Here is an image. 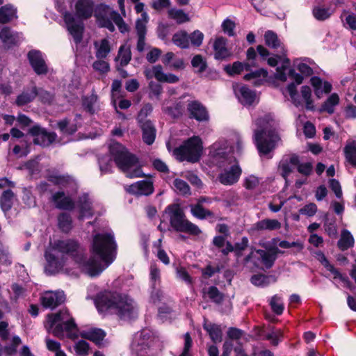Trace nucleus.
<instances>
[{"mask_svg": "<svg viewBox=\"0 0 356 356\" xmlns=\"http://www.w3.org/2000/svg\"><path fill=\"white\" fill-rule=\"evenodd\" d=\"M270 305L273 311L277 315L281 314L284 310L283 302L280 298L275 296L272 298Z\"/></svg>", "mask_w": 356, "mask_h": 356, "instance_id": "obj_58", "label": "nucleus"}, {"mask_svg": "<svg viewBox=\"0 0 356 356\" xmlns=\"http://www.w3.org/2000/svg\"><path fill=\"white\" fill-rule=\"evenodd\" d=\"M16 10L10 6L6 5L0 8V24H6L15 17Z\"/></svg>", "mask_w": 356, "mask_h": 356, "instance_id": "obj_41", "label": "nucleus"}, {"mask_svg": "<svg viewBox=\"0 0 356 356\" xmlns=\"http://www.w3.org/2000/svg\"><path fill=\"white\" fill-rule=\"evenodd\" d=\"M124 188L128 193L135 195H149L154 192L153 182L150 180L139 181Z\"/></svg>", "mask_w": 356, "mask_h": 356, "instance_id": "obj_16", "label": "nucleus"}, {"mask_svg": "<svg viewBox=\"0 0 356 356\" xmlns=\"http://www.w3.org/2000/svg\"><path fill=\"white\" fill-rule=\"evenodd\" d=\"M191 211L192 214L200 219H204L207 217L211 216L212 213L207 209H204L200 204L191 206Z\"/></svg>", "mask_w": 356, "mask_h": 356, "instance_id": "obj_51", "label": "nucleus"}, {"mask_svg": "<svg viewBox=\"0 0 356 356\" xmlns=\"http://www.w3.org/2000/svg\"><path fill=\"white\" fill-rule=\"evenodd\" d=\"M14 200V193L10 190H6L3 193L0 199V204L4 213L10 209Z\"/></svg>", "mask_w": 356, "mask_h": 356, "instance_id": "obj_40", "label": "nucleus"}, {"mask_svg": "<svg viewBox=\"0 0 356 356\" xmlns=\"http://www.w3.org/2000/svg\"><path fill=\"white\" fill-rule=\"evenodd\" d=\"M64 21L67 25V30L74 38V42L78 44L82 40L83 25L82 23H76L74 16L69 13H65L63 16Z\"/></svg>", "mask_w": 356, "mask_h": 356, "instance_id": "obj_15", "label": "nucleus"}, {"mask_svg": "<svg viewBox=\"0 0 356 356\" xmlns=\"http://www.w3.org/2000/svg\"><path fill=\"white\" fill-rule=\"evenodd\" d=\"M93 69L101 74H106L110 70V65L108 62L103 59H98L92 64Z\"/></svg>", "mask_w": 356, "mask_h": 356, "instance_id": "obj_55", "label": "nucleus"}, {"mask_svg": "<svg viewBox=\"0 0 356 356\" xmlns=\"http://www.w3.org/2000/svg\"><path fill=\"white\" fill-rule=\"evenodd\" d=\"M149 279L152 286L154 289H156V286L159 285L161 282V273L155 264H152L150 266Z\"/></svg>", "mask_w": 356, "mask_h": 356, "instance_id": "obj_50", "label": "nucleus"}, {"mask_svg": "<svg viewBox=\"0 0 356 356\" xmlns=\"http://www.w3.org/2000/svg\"><path fill=\"white\" fill-rule=\"evenodd\" d=\"M97 96H95L94 94L84 97L83 99V105L88 112L93 113L95 111L94 108L95 103L97 102Z\"/></svg>", "mask_w": 356, "mask_h": 356, "instance_id": "obj_61", "label": "nucleus"}, {"mask_svg": "<svg viewBox=\"0 0 356 356\" xmlns=\"http://www.w3.org/2000/svg\"><path fill=\"white\" fill-rule=\"evenodd\" d=\"M284 97L296 106L305 105L307 109H312L311 90H282Z\"/></svg>", "mask_w": 356, "mask_h": 356, "instance_id": "obj_11", "label": "nucleus"}, {"mask_svg": "<svg viewBox=\"0 0 356 356\" xmlns=\"http://www.w3.org/2000/svg\"><path fill=\"white\" fill-rule=\"evenodd\" d=\"M22 343L19 337H14L12 340V343L10 346L5 347H0V355H13L17 352V346Z\"/></svg>", "mask_w": 356, "mask_h": 356, "instance_id": "obj_48", "label": "nucleus"}, {"mask_svg": "<svg viewBox=\"0 0 356 356\" xmlns=\"http://www.w3.org/2000/svg\"><path fill=\"white\" fill-rule=\"evenodd\" d=\"M234 94L243 106H251L259 102V95L255 90H234Z\"/></svg>", "mask_w": 356, "mask_h": 356, "instance_id": "obj_22", "label": "nucleus"}, {"mask_svg": "<svg viewBox=\"0 0 356 356\" xmlns=\"http://www.w3.org/2000/svg\"><path fill=\"white\" fill-rule=\"evenodd\" d=\"M204 330L209 333L213 342H220L222 340V331L219 325L205 323L203 325Z\"/></svg>", "mask_w": 356, "mask_h": 356, "instance_id": "obj_39", "label": "nucleus"}, {"mask_svg": "<svg viewBox=\"0 0 356 356\" xmlns=\"http://www.w3.org/2000/svg\"><path fill=\"white\" fill-rule=\"evenodd\" d=\"M153 341L151 332L149 330H143L141 332L134 335L132 346H150Z\"/></svg>", "mask_w": 356, "mask_h": 356, "instance_id": "obj_29", "label": "nucleus"}, {"mask_svg": "<svg viewBox=\"0 0 356 356\" xmlns=\"http://www.w3.org/2000/svg\"><path fill=\"white\" fill-rule=\"evenodd\" d=\"M280 253H283L277 247H270L267 251L263 250H252L249 256L247 257L246 261L251 260L252 258L257 257L260 259L261 264L266 268L273 266L277 256Z\"/></svg>", "mask_w": 356, "mask_h": 356, "instance_id": "obj_10", "label": "nucleus"}, {"mask_svg": "<svg viewBox=\"0 0 356 356\" xmlns=\"http://www.w3.org/2000/svg\"><path fill=\"white\" fill-rule=\"evenodd\" d=\"M99 165L102 174L111 172L113 162L108 156H104L99 159Z\"/></svg>", "mask_w": 356, "mask_h": 356, "instance_id": "obj_53", "label": "nucleus"}, {"mask_svg": "<svg viewBox=\"0 0 356 356\" xmlns=\"http://www.w3.org/2000/svg\"><path fill=\"white\" fill-rule=\"evenodd\" d=\"M202 143L198 136H193L173 151V155L180 161L195 163L199 161L202 153Z\"/></svg>", "mask_w": 356, "mask_h": 356, "instance_id": "obj_7", "label": "nucleus"}, {"mask_svg": "<svg viewBox=\"0 0 356 356\" xmlns=\"http://www.w3.org/2000/svg\"><path fill=\"white\" fill-rule=\"evenodd\" d=\"M27 57L32 68L37 74H46L47 73V65L39 50L29 51Z\"/></svg>", "mask_w": 356, "mask_h": 356, "instance_id": "obj_14", "label": "nucleus"}, {"mask_svg": "<svg viewBox=\"0 0 356 356\" xmlns=\"http://www.w3.org/2000/svg\"><path fill=\"white\" fill-rule=\"evenodd\" d=\"M265 44L273 49H277L283 56L286 55V51L277 35L272 31H268L264 35Z\"/></svg>", "mask_w": 356, "mask_h": 356, "instance_id": "obj_26", "label": "nucleus"}, {"mask_svg": "<svg viewBox=\"0 0 356 356\" xmlns=\"http://www.w3.org/2000/svg\"><path fill=\"white\" fill-rule=\"evenodd\" d=\"M166 212L170 215V225L177 232H185L194 236H197L201 233V230L197 225L185 218L183 211L178 206H168Z\"/></svg>", "mask_w": 356, "mask_h": 356, "instance_id": "obj_8", "label": "nucleus"}, {"mask_svg": "<svg viewBox=\"0 0 356 356\" xmlns=\"http://www.w3.org/2000/svg\"><path fill=\"white\" fill-rule=\"evenodd\" d=\"M0 39L8 47L16 45L19 42L20 38L17 33L13 32L8 27H3L0 31Z\"/></svg>", "mask_w": 356, "mask_h": 356, "instance_id": "obj_27", "label": "nucleus"}, {"mask_svg": "<svg viewBox=\"0 0 356 356\" xmlns=\"http://www.w3.org/2000/svg\"><path fill=\"white\" fill-rule=\"evenodd\" d=\"M168 15L170 18L175 19L178 24L187 22L190 20L188 15L182 10L170 9L168 11Z\"/></svg>", "mask_w": 356, "mask_h": 356, "instance_id": "obj_49", "label": "nucleus"}, {"mask_svg": "<svg viewBox=\"0 0 356 356\" xmlns=\"http://www.w3.org/2000/svg\"><path fill=\"white\" fill-rule=\"evenodd\" d=\"M254 66V63H242L240 61L234 62L232 64L227 65L224 67L225 72L231 76L241 74L242 72L250 71V68Z\"/></svg>", "mask_w": 356, "mask_h": 356, "instance_id": "obj_25", "label": "nucleus"}, {"mask_svg": "<svg viewBox=\"0 0 356 356\" xmlns=\"http://www.w3.org/2000/svg\"><path fill=\"white\" fill-rule=\"evenodd\" d=\"M343 152L346 161L356 167V140H348L343 148Z\"/></svg>", "mask_w": 356, "mask_h": 356, "instance_id": "obj_35", "label": "nucleus"}, {"mask_svg": "<svg viewBox=\"0 0 356 356\" xmlns=\"http://www.w3.org/2000/svg\"><path fill=\"white\" fill-rule=\"evenodd\" d=\"M79 335L96 343H99L104 338L106 334L102 329L90 327L79 331Z\"/></svg>", "mask_w": 356, "mask_h": 356, "instance_id": "obj_28", "label": "nucleus"}, {"mask_svg": "<svg viewBox=\"0 0 356 356\" xmlns=\"http://www.w3.org/2000/svg\"><path fill=\"white\" fill-rule=\"evenodd\" d=\"M110 154L114 159L116 165L128 177H141L142 171L138 165L137 159L130 154L121 144L113 142L109 146Z\"/></svg>", "mask_w": 356, "mask_h": 356, "instance_id": "obj_6", "label": "nucleus"}, {"mask_svg": "<svg viewBox=\"0 0 356 356\" xmlns=\"http://www.w3.org/2000/svg\"><path fill=\"white\" fill-rule=\"evenodd\" d=\"M214 58L216 60H224L228 58L231 53L227 48V40L222 37L217 38L213 44Z\"/></svg>", "mask_w": 356, "mask_h": 356, "instance_id": "obj_23", "label": "nucleus"}, {"mask_svg": "<svg viewBox=\"0 0 356 356\" xmlns=\"http://www.w3.org/2000/svg\"><path fill=\"white\" fill-rule=\"evenodd\" d=\"M354 238L350 232L346 229L342 231L341 238L338 241V246L341 250H345L353 246Z\"/></svg>", "mask_w": 356, "mask_h": 356, "instance_id": "obj_42", "label": "nucleus"}, {"mask_svg": "<svg viewBox=\"0 0 356 356\" xmlns=\"http://www.w3.org/2000/svg\"><path fill=\"white\" fill-rule=\"evenodd\" d=\"M281 226V222L277 220L266 218L259 220L254 224V229L257 231H273L280 229Z\"/></svg>", "mask_w": 356, "mask_h": 356, "instance_id": "obj_33", "label": "nucleus"}, {"mask_svg": "<svg viewBox=\"0 0 356 356\" xmlns=\"http://www.w3.org/2000/svg\"><path fill=\"white\" fill-rule=\"evenodd\" d=\"M191 65L195 70V72L201 74L207 68L206 59L200 54L195 55L191 60Z\"/></svg>", "mask_w": 356, "mask_h": 356, "instance_id": "obj_43", "label": "nucleus"}, {"mask_svg": "<svg viewBox=\"0 0 356 356\" xmlns=\"http://www.w3.org/2000/svg\"><path fill=\"white\" fill-rule=\"evenodd\" d=\"M316 259L324 266V267L331 273L334 280L338 279L344 284V286L350 287V282L348 280V278L343 275L337 269H336L332 264H330L322 252H317L316 253Z\"/></svg>", "mask_w": 356, "mask_h": 356, "instance_id": "obj_18", "label": "nucleus"}, {"mask_svg": "<svg viewBox=\"0 0 356 356\" xmlns=\"http://www.w3.org/2000/svg\"><path fill=\"white\" fill-rule=\"evenodd\" d=\"M271 243L273 245V247H275V245H278L279 247L284 249L293 248V251L294 253L300 252L304 249V244L300 240L293 242L285 240L280 241L277 238H275L272 239Z\"/></svg>", "mask_w": 356, "mask_h": 356, "instance_id": "obj_31", "label": "nucleus"}, {"mask_svg": "<svg viewBox=\"0 0 356 356\" xmlns=\"http://www.w3.org/2000/svg\"><path fill=\"white\" fill-rule=\"evenodd\" d=\"M248 72L243 76V80L251 82L256 87L261 86L266 81L268 76V72L263 68L255 71L250 70Z\"/></svg>", "mask_w": 356, "mask_h": 356, "instance_id": "obj_21", "label": "nucleus"}, {"mask_svg": "<svg viewBox=\"0 0 356 356\" xmlns=\"http://www.w3.org/2000/svg\"><path fill=\"white\" fill-rule=\"evenodd\" d=\"M116 247L112 233L97 234L90 249L91 257L85 260L83 250L76 241L56 240L46 250L45 271L49 274H70L71 269L79 267L90 277L97 276L115 260Z\"/></svg>", "mask_w": 356, "mask_h": 356, "instance_id": "obj_1", "label": "nucleus"}, {"mask_svg": "<svg viewBox=\"0 0 356 356\" xmlns=\"http://www.w3.org/2000/svg\"><path fill=\"white\" fill-rule=\"evenodd\" d=\"M94 47L95 56L97 59L106 58L111 50L109 41L106 38L94 42Z\"/></svg>", "mask_w": 356, "mask_h": 356, "instance_id": "obj_32", "label": "nucleus"}, {"mask_svg": "<svg viewBox=\"0 0 356 356\" xmlns=\"http://www.w3.org/2000/svg\"><path fill=\"white\" fill-rule=\"evenodd\" d=\"M289 78L292 81V82L288 86L287 89H294L296 86L302 83L303 80L302 76L297 73L294 70H289Z\"/></svg>", "mask_w": 356, "mask_h": 356, "instance_id": "obj_56", "label": "nucleus"}, {"mask_svg": "<svg viewBox=\"0 0 356 356\" xmlns=\"http://www.w3.org/2000/svg\"><path fill=\"white\" fill-rule=\"evenodd\" d=\"M141 124L143 141L147 145H152L155 140L156 130L150 121L147 120Z\"/></svg>", "mask_w": 356, "mask_h": 356, "instance_id": "obj_34", "label": "nucleus"}, {"mask_svg": "<svg viewBox=\"0 0 356 356\" xmlns=\"http://www.w3.org/2000/svg\"><path fill=\"white\" fill-rule=\"evenodd\" d=\"M30 134L34 136L35 144L46 147L51 145L56 139V135L52 132H47L39 126H33L30 129Z\"/></svg>", "mask_w": 356, "mask_h": 356, "instance_id": "obj_13", "label": "nucleus"}, {"mask_svg": "<svg viewBox=\"0 0 356 356\" xmlns=\"http://www.w3.org/2000/svg\"><path fill=\"white\" fill-rule=\"evenodd\" d=\"M52 201L56 207L63 210H71L74 204L72 198L63 192H57L52 195Z\"/></svg>", "mask_w": 356, "mask_h": 356, "instance_id": "obj_24", "label": "nucleus"}, {"mask_svg": "<svg viewBox=\"0 0 356 356\" xmlns=\"http://www.w3.org/2000/svg\"><path fill=\"white\" fill-rule=\"evenodd\" d=\"M44 327L49 332L60 338L66 336L74 339L78 336L76 325L67 309L47 315Z\"/></svg>", "mask_w": 356, "mask_h": 356, "instance_id": "obj_5", "label": "nucleus"}, {"mask_svg": "<svg viewBox=\"0 0 356 356\" xmlns=\"http://www.w3.org/2000/svg\"><path fill=\"white\" fill-rule=\"evenodd\" d=\"M40 299L44 307L53 309L64 302L65 295L63 291H46Z\"/></svg>", "mask_w": 356, "mask_h": 356, "instance_id": "obj_17", "label": "nucleus"}, {"mask_svg": "<svg viewBox=\"0 0 356 356\" xmlns=\"http://www.w3.org/2000/svg\"><path fill=\"white\" fill-rule=\"evenodd\" d=\"M95 17L101 26L106 27L111 31L115 30V26L112 22L118 26L120 23L122 24L123 21V19L118 13L111 10L108 7H105L102 11L99 10L96 13Z\"/></svg>", "mask_w": 356, "mask_h": 356, "instance_id": "obj_9", "label": "nucleus"}, {"mask_svg": "<svg viewBox=\"0 0 356 356\" xmlns=\"http://www.w3.org/2000/svg\"><path fill=\"white\" fill-rule=\"evenodd\" d=\"M173 43L181 49H186L189 47V36L184 31H180L175 33L172 39Z\"/></svg>", "mask_w": 356, "mask_h": 356, "instance_id": "obj_38", "label": "nucleus"}, {"mask_svg": "<svg viewBox=\"0 0 356 356\" xmlns=\"http://www.w3.org/2000/svg\"><path fill=\"white\" fill-rule=\"evenodd\" d=\"M317 212V206L314 203H309L299 210L301 215L308 217L313 216Z\"/></svg>", "mask_w": 356, "mask_h": 356, "instance_id": "obj_63", "label": "nucleus"}, {"mask_svg": "<svg viewBox=\"0 0 356 356\" xmlns=\"http://www.w3.org/2000/svg\"><path fill=\"white\" fill-rule=\"evenodd\" d=\"M298 164V156L296 155L284 158L280 162L278 170L282 177L285 179L286 184L289 175L293 172V170Z\"/></svg>", "mask_w": 356, "mask_h": 356, "instance_id": "obj_19", "label": "nucleus"}, {"mask_svg": "<svg viewBox=\"0 0 356 356\" xmlns=\"http://www.w3.org/2000/svg\"><path fill=\"white\" fill-rule=\"evenodd\" d=\"M101 312H106L118 315L121 318H130L136 313L134 302L125 295L106 293L97 302Z\"/></svg>", "mask_w": 356, "mask_h": 356, "instance_id": "obj_4", "label": "nucleus"}, {"mask_svg": "<svg viewBox=\"0 0 356 356\" xmlns=\"http://www.w3.org/2000/svg\"><path fill=\"white\" fill-rule=\"evenodd\" d=\"M191 115L198 121L208 120L206 109L197 102H192L188 106Z\"/></svg>", "mask_w": 356, "mask_h": 356, "instance_id": "obj_30", "label": "nucleus"}, {"mask_svg": "<svg viewBox=\"0 0 356 356\" xmlns=\"http://www.w3.org/2000/svg\"><path fill=\"white\" fill-rule=\"evenodd\" d=\"M75 9L79 18L86 19L92 15L94 3L92 0H78L75 5Z\"/></svg>", "mask_w": 356, "mask_h": 356, "instance_id": "obj_20", "label": "nucleus"}, {"mask_svg": "<svg viewBox=\"0 0 356 356\" xmlns=\"http://www.w3.org/2000/svg\"><path fill=\"white\" fill-rule=\"evenodd\" d=\"M241 149V139L237 134H234L229 141H220L212 146V163L223 169L218 176L221 184L232 185L238 181L241 175V169L236 159L229 154L240 152Z\"/></svg>", "mask_w": 356, "mask_h": 356, "instance_id": "obj_2", "label": "nucleus"}, {"mask_svg": "<svg viewBox=\"0 0 356 356\" xmlns=\"http://www.w3.org/2000/svg\"><path fill=\"white\" fill-rule=\"evenodd\" d=\"M312 13L317 20L325 21L331 17L333 12L328 8L317 6L313 8Z\"/></svg>", "mask_w": 356, "mask_h": 356, "instance_id": "obj_44", "label": "nucleus"}, {"mask_svg": "<svg viewBox=\"0 0 356 356\" xmlns=\"http://www.w3.org/2000/svg\"><path fill=\"white\" fill-rule=\"evenodd\" d=\"M131 58V49L129 46L122 45L120 47L117 59L120 60V65H127Z\"/></svg>", "mask_w": 356, "mask_h": 356, "instance_id": "obj_47", "label": "nucleus"}, {"mask_svg": "<svg viewBox=\"0 0 356 356\" xmlns=\"http://www.w3.org/2000/svg\"><path fill=\"white\" fill-rule=\"evenodd\" d=\"M58 225L62 232H70L72 227L71 216L65 213H60L58 217Z\"/></svg>", "mask_w": 356, "mask_h": 356, "instance_id": "obj_45", "label": "nucleus"}, {"mask_svg": "<svg viewBox=\"0 0 356 356\" xmlns=\"http://www.w3.org/2000/svg\"><path fill=\"white\" fill-rule=\"evenodd\" d=\"M339 97L336 93H333L328 97L327 100L321 106V111L327 112L328 113H333L334 106L339 104Z\"/></svg>", "mask_w": 356, "mask_h": 356, "instance_id": "obj_46", "label": "nucleus"}, {"mask_svg": "<svg viewBox=\"0 0 356 356\" xmlns=\"http://www.w3.org/2000/svg\"><path fill=\"white\" fill-rule=\"evenodd\" d=\"M79 218L83 219L84 218H89L92 216V211L91 207V202L88 195L84 194L79 199Z\"/></svg>", "mask_w": 356, "mask_h": 356, "instance_id": "obj_36", "label": "nucleus"}, {"mask_svg": "<svg viewBox=\"0 0 356 356\" xmlns=\"http://www.w3.org/2000/svg\"><path fill=\"white\" fill-rule=\"evenodd\" d=\"M206 293L210 299L217 303L220 302L223 299L222 293L216 286H210Z\"/></svg>", "mask_w": 356, "mask_h": 356, "instance_id": "obj_59", "label": "nucleus"}, {"mask_svg": "<svg viewBox=\"0 0 356 356\" xmlns=\"http://www.w3.org/2000/svg\"><path fill=\"white\" fill-rule=\"evenodd\" d=\"M144 75L147 80H152L153 78H155L161 83H175L179 81L177 76L171 73H164L163 67L161 65L146 67L144 70Z\"/></svg>", "mask_w": 356, "mask_h": 356, "instance_id": "obj_12", "label": "nucleus"}, {"mask_svg": "<svg viewBox=\"0 0 356 356\" xmlns=\"http://www.w3.org/2000/svg\"><path fill=\"white\" fill-rule=\"evenodd\" d=\"M188 36L189 42H191L192 45L195 47H200L202 44L204 39V34L201 31L196 30L191 35H188Z\"/></svg>", "mask_w": 356, "mask_h": 356, "instance_id": "obj_60", "label": "nucleus"}, {"mask_svg": "<svg viewBox=\"0 0 356 356\" xmlns=\"http://www.w3.org/2000/svg\"><path fill=\"white\" fill-rule=\"evenodd\" d=\"M89 349V344L83 340H80L77 341L74 345V350L76 351V353L80 356H84L88 355Z\"/></svg>", "mask_w": 356, "mask_h": 356, "instance_id": "obj_57", "label": "nucleus"}, {"mask_svg": "<svg viewBox=\"0 0 356 356\" xmlns=\"http://www.w3.org/2000/svg\"><path fill=\"white\" fill-rule=\"evenodd\" d=\"M312 86L315 89H321L323 86V89H332V86L327 81L322 82V80L318 76H313L310 79Z\"/></svg>", "mask_w": 356, "mask_h": 356, "instance_id": "obj_62", "label": "nucleus"}, {"mask_svg": "<svg viewBox=\"0 0 356 356\" xmlns=\"http://www.w3.org/2000/svg\"><path fill=\"white\" fill-rule=\"evenodd\" d=\"M176 271L179 279L185 282L187 284L191 285L193 284V279L185 268L178 267Z\"/></svg>", "mask_w": 356, "mask_h": 356, "instance_id": "obj_64", "label": "nucleus"}, {"mask_svg": "<svg viewBox=\"0 0 356 356\" xmlns=\"http://www.w3.org/2000/svg\"><path fill=\"white\" fill-rule=\"evenodd\" d=\"M172 184V188L177 193L181 195L190 194V187L184 180L180 179H175Z\"/></svg>", "mask_w": 356, "mask_h": 356, "instance_id": "obj_52", "label": "nucleus"}, {"mask_svg": "<svg viewBox=\"0 0 356 356\" xmlns=\"http://www.w3.org/2000/svg\"><path fill=\"white\" fill-rule=\"evenodd\" d=\"M49 180L60 187L74 188L76 186L74 180L69 176L53 175L50 177Z\"/></svg>", "mask_w": 356, "mask_h": 356, "instance_id": "obj_37", "label": "nucleus"}, {"mask_svg": "<svg viewBox=\"0 0 356 356\" xmlns=\"http://www.w3.org/2000/svg\"><path fill=\"white\" fill-rule=\"evenodd\" d=\"M275 124L270 114H264L254 122V140L261 154H268L280 140L273 129Z\"/></svg>", "mask_w": 356, "mask_h": 356, "instance_id": "obj_3", "label": "nucleus"}, {"mask_svg": "<svg viewBox=\"0 0 356 356\" xmlns=\"http://www.w3.org/2000/svg\"><path fill=\"white\" fill-rule=\"evenodd\" d=\"M58 126L63 133H66L69 134H72L77 130V126L76 124H71L66 119L60 120L58 123Z\"/></svg>", "mask_w": 356, "mask_h": 356, "instance_id": "obj_54", "label": "nucleus"}]
</instances>
